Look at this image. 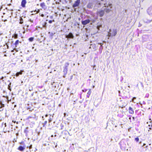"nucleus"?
Listing matches in <instances>:
<instances>
[{
  "label": "nucleus",
  "mask_w": 152,
  "mask_h": 152,
  "mask_svg": "<svg viewBox=\"0 0 152 152\" xmlns=\"http://www.w3.org/2000/svg\"><path fill=\"white\" fill-rule=\"evenodd\" d=\"M104 7L106 8L104 9L103 10H99L97 12V14L100 17H102L103 16L105 12L107 13H109L111 11V9L112 8V4H107V3L104 4Z\"/></svg>",
  "instance_id": "1"
},
{
  "label": "nucleus",
  "mask_w": 152,
  "mask_h": 152,
  "mask_svg": "<svg viewBox=\"0 0 152 152\" xmlns=\"http://www.w3.org/2000/svg\"><path fill=\"white\" fill-rule=\"evenodd\" d=\"M101 5V3L99 1L97 0H94L92 1H89L87 7L89 9H92L94 7V9H97L100 7Z\"/></svg>",
  "instance_id": "2"
},
{
  "label": "nucleus",
  "mask_w": 152,
  "mask_h": 152,
  "mask_svg": "<svg viewBox=\"0 0 152 152\" xmlns=\"http://www.w3.org/2000/svg\"><path fill=\"white\" fill-rule=\"evenodd\" d=\"M80 17L82 19L81 23L82 25H86L89 23L92 20L91 17L89 16L83 15L82 14L81 15Z\"/></svg>",
  "instance_id": "3"
},
{
  "label": "nucleus",
  "mask_w": 152,
  "mask_h": 152,
  "mask_svg": "<svg viewBox=\"0 0 152 152\" xmlns=\"http://www.w3.org/2000/svg\"><path fill=\"white\" fill-rule=\"evenodd\" d=\"M121 149L122 150H125L126 148V145L128 143L124 140H121L119 143Z\"/></svg>",
  "instance_id": "4"
},
{
  "label": "nucleus",
  "mask_w": 152,
  "mask_h": 152,
  "mask_svg": "<svg viewBox=\"0 0 152 152\" xmlns=\"http://www.w3.org/2000/svg\"><path fill=\"white\" fill-rule=\"evenodd\" d=\"M80 3V0H76L74 4L72 5V7L75 9V8L79 6Z\"/></svg>",
  "instance_id": "5"
},
{
  "label": "nucleus",
  "mask_w": 152,
  "mask_h": 152,
  "mask_svg": "<svg viewBox=\"0 0 152 152\" xmlns=\"http://www.w3.org/2000/svg\"><path fill=\"white\" fill-rule=\"evenodd\" d=\"M45 117L46 118L48 117V120L49 123L51 122L53 118V116L49 114V115L46 114L45 116Z\"/></svg>",
  "instance_id": "6"
},
{
  "label": "nucleus",
  "mask_w": 152,
  "mask_h": 152,
  "mask_svg": "<svg viewBox=\"0 0 152 152\" xmlns=\"http://www.w3.org/2000/svg\"><path fill=\"white\" fill-rule=\"evenodd\" d=\"M147 12L148 14L152 16V6L150 7L147 10Z\"/></svg>",
  "instance_id": "7"
},
{
  "label": "nucleus",
  "mask_w": 152,
  "mask_h": 152,
  "mask_svg": "<svg viewBox=\"0 0 152 152\" xmlns=\"http://www.w3.org/2000/svg\"><path fill=\"white\" fill-rule=\"evenodd\" d=\"M117 34V31L116 29H113L112 35L111 33L109 34V36H115Z\"/></svg>",
  "instance_id": "8"
},
{
  "label": "nucleus",
  "mask_w": 152,
  "mask_h": 152,
  "mask_svg": "<svg viewBox=\"0 0 152 152\" xmlns=\"http://www.w3.org/2000/svg\"><path fill=\"white\" fill-rule=\"evenodd\" d=\"M89 48L93 49L94 51H95L97 49V48L96 47V45L95 44H91Z\"/></svg>",
  "instance_id": "9"
},
{
  "label": "nucleus",
  "mask_w": 152,
  "mask_h": 152,
  "mask_svg": "<svg viewBox=\"0 0 152 152\" xmlns=\"http://www.w3.org/2000/svg\"><path fill=\"white\" fill-rule=\"evenodd\" d=\"M40 5V7L44 10H45L47 8V7L45 5V3L44 2L41 3Z\"/></svg>",
  "instance_id": "10"
},
{
  "label": "nucleus",
  "mask_w": 152,
  "mask_h": 152,
  "mask_svg": "<svg viewBox=\"0 0 152 152\" xmlns=\"http://www.w3.org/2000/svg\"><path fill=\"white\" fill-rule=\"evenodd\" d=\"M26 3V0H22L21 2V5L23 7H25V5Z\"/></svg>",
  "instance_id": "11"
},
{
  "label": "nucleus",
  "mask_w": 152,
  "mask_h": 152,
  "mask_svg": "<svg viewBox=\"0 0 152 152\" xmlns=\"http://www.w3.org/2000/svg\"><path fill=\"white\" fill-rule=\"evenodd\" d=\"M74 36L72 33H69L68 35L66 36V38H73Z\"/></svg>",
  "instance_id": "12"
},
{
  "label": "nucleus",
  "mask_w": 152,
  "mask_h": 152,
  "mask_svg": "<svg viewBox=\"0 0 152 152\" xmlns=\"http://www.w3.org/2000/svg\"><path fill=\"white\" fill-rule=\"evenodd\" d=\"M68 69H66V68H64V70L63 72H64V75L63 77L64 78H65Z\"/></svg>",
  "instance_id": "13"
},
{
  "label": "nucleus",
  "mask_w": 152,
  "mask_h": 152,
  "mask_svg": "<svg viewBox=\"0 0 152 152\" xmlns=\"http://www.w3.org/2000/svg\"><path fill=\"white\" fill-rule=\"evenodd\" d=\"M152 20H148L146 18L144 19L143 20L144 22L146 23H149L152 21Z\"/></svg>",
  "instance_id": "14"
},
{
  "label": "nucleus",
  "mask_w": 152,
  "mask_h": 152,
  "mask_svg": "<svg viewBox=\"0 0 152 152\" xmlns=\"http://www.w3.org/2000/svg\"><path fill=\"white\" fill-rule=\"evenodd\" d=\"M23 72V71L21 70L19 72H17L15 74V75L17 77H18L20 75H22V72Z\"/></svg>",
  "instance_id": "15"
},
{
  "label": "nucleus",
  "mask_w": 152,
  "mask_h": 152,
  "mask_svg": "<svg viewBox=\"0 0 152 152\" xmlns=\"http://www.w3.org/2000/svg\"><path fill=\"white\" fill-rule=\"evenodd\" d=\"M129 113L131 114H133L134 113V111L132 108L131 107H129Z\"/></svg>",
  "instance_id": "16"
},
{
  "label": "nucleus",
  "mask_w": 152,
  "mask_h": 152,
  "mask_svg": "<svg viewBox=\"0 0 152 152\" xmlns=\"http://www.w3.org/2000/svg\"><path fill=\"white\" fill-rule=\"evenodd\" d=\"M25 149V148L21 146H20L18 148V149L20 151H23Z\"/></svg>",
  "instance_id": "17"
},
{
  "label": "nucleus",
  "mask_w": 152,
  "mask_h": 152,
  "mask_svg": "<svg viewBox=\"0 0 152 152\" xmlns=\"http://www.w3.org/2000/svg\"><path fill=\"white\" fill-rule=\"evenodd\" d=\"M19 42L21 43V42H20L18 40H17L15 43L14 44L15 45V47H16L18 45Z\"/></svg>",
  "instance_id": "18"
},
{
  "label": "nucleus",
  "mask_w": 152,
  "mask_h": 152,
  "mask_svg": "<svg viewBox=\"0 0 152 152\" xmlns=\"http://www.w3.org/2000/svg\"><path fill=\"white\" fill-rule=\"evenodd\" d=\"M91 89H90L87 93V95H86V96L88 98H89V97L90 95L91 94Z\"/></svg>",
  "instance_id": "19"
},
{
  "label": "nucleus",
  "mask_w": 152,
  "mask_h": 152,
  "mask_svg": "<svg viewBox=\"0 0 152 152\" xmlns=\"http://www.w3.org/2000/svg\"><path fill=\"white\" fill-rule=\"evenodd\" d=\"M69 65V64L68 63H66L64 64V68H66L68 69V67Z\"/></svg>",
  "instance_id": "20"
},
{
  "label": "nucleus",
  "mask_w": 152,
  "mask_h": 152,
  "mask_svg": "<svg viewBox=\"0 0 152 152\" xmlns=\"http://www.w3.org/2000/svg\"><path fill=\"white\" fill-rule=\"evenodd\" d=\"M28 127H27L24 130V133L26 134H27L28 132Z\"/></svg>",
  "instance_id": "21"
},
{
  "label": "nucleus",
  "mask_w": 152,
  "mask_h": 152,
  "mask_svg": "<svg viewBox=\"0 0 152 152\" xmlns=\"http://www.w3.org/2000/svg\"><path fill=\"white\" fill-rule=\"evenodd\" d=\"M11 83H10L8 85V89L10 91H11Z\"/></svg>",
  "instance_id": "22"
},
{
  "label": "nucleus",
  "mask_w": 152,
  "mask_h": 152,
  "mask_svg": "<svg viewBox=\"0 0 152 152\" xmlns=\"http://www.w3.org/2000/svg\"><path fill=\"white\" fill-rule=\"evenodd\" d=\"M20 22H19L20 24H22L23 23V20L22 18L20 17Z\"/></svg>",
  "instance_id": "23"
},
{
  "label": "nucleus",
  "mask_w": 152,
  "mask_h": 152,
  "mask_svg": "<svg viewBox=\"0 0 152 152\" xmlns=\"http://www.w3.org/2000/svg\"><path fill=\"white\" fill-rule=\"evenodd\" d=\"M48 34H50V37H52L54 35V34H55V33H50V32H48Z\"/></svg>",
  "instance_id": "24"
},
{
  "label": "nucleus",
  "mask_w": 152,
  "mask_h": 152,
  "mask_svg": "<svg viewBox=\"0 0 152 152\" xmlns=\"http://www.w3.org/2000/svg\"><path fill=\"white\" fill-rule=\"evenodd\" d=\"M34 38L33 37H31L28 39V40L30 42H32L34 40Z\"/></svg>",
  "instance_id": "25"
},
{
  "label": "nucleus",
  "mask_w": 152,
  "mask_h": 152,
  "mask_svg": "<svg viewBox=\"0 0 152 152\" xmlns=\"http://www.w3.org/2000/svg\"><path fill=\"white\" fill-rule=\"evenodd\" d=\"M47 121L46 120L45 121H44V123H42L43 127H44L45 126L46 124L47 123Z\"/></svg>",
  "instance_id": "26"
},
{
  "label": "nucleus",
  "mask_w": 152,
  "mask_h": 152,
  "mask_svg": "<svg viewBox=\"0 0 152 152\" xmlns=\"http://www.w3.org/2000/svg\"><path fill=\"white\" fill-rule=\"evenodd\" d=\"M103 46H102V45H101L99 48V50H100L101 51V52H102V50L103 49Z\"/></svg>",
  "instance_id": "27"
},
{
  "label": "nucleus",
  "mask_w": 152,
  "mask_h": 152,
  "mask_svg": "<svg viewBox=\"0 0 152 152\" xmlns=\"http://www.w3.org/2000/svg\"><path fill=\"white\" fill-rule=\"evenodd\" d=\"M2 97L6 98V99L7 100L9 101V99H8L9 97H8V96H2Z\"/></svg>",
  "instance_id": "28"
},
{
  "label": "nucleus",
  "mask_w": 152,
  "mask_h": 152,
  "mask_svg": "<svg viewBox=\"0 0 152 152\" xmlns=\"http://www.w3.org/2000/svg\"><path fill=\"white\" fill-rule=\"evenodd\" d=\"M135 140L137 142H139V138L138 137H136L135 138Z\"/></svg>",
  "instance_id": "29"
},
{
  "label": "nucleus",
  "mask_w": 152,
  "mask_h": 152,
  "mask_svg": "<svg viewBox=\"0 0 152 152\" xmlns=\"http://www.w3.org/2000/svg\"><path fill=\"white\" fill-rule=\"evenodd\" d=\"M0 104L1 107H2L3 108V107H4V104H2L1 102H0Z\"/></svg>",
  "instance_id": "30"
},
{
  "label": "nucleus",
  "mask_w": 152,
  "mask_h": 152,
  "mask_svg": "<svg viewBox=\"0 0 152 152\" xmlns=\"http://www.w3.org/2000/svg\"><path fill=\"white\" fill-rule=\"evenodd\" d=\"M52 22H55V20H49L48 21V22L49 23H52Z\"/></svg>",
  "instance_id": "31"
},
{
  "label": "nucleus",
  "mask_w": 152,
  "mask_h": 152,
  "mask_svg": "<svg viewBox=\"0 0 152 152\" xmlns=\"http://www.w3.org/2000/svg\"><path fill=\"white\" fill-rule=\"evenodd\" d=\"M149 96V94H146L145 95V97L148 98Z\"/></svg>",
  "instance_id": "32"
},
{
  "label": "nucleus",
  "mask_w": 152,
  "mask_h": 152,
  "mask_svg": "<svg viewBox=\"0 0 152 152\" xmlns=\"http://www.w3.org/2000/svg\"><path fill=\"white\" fill-rule=\"evenodd\" d=\"M18 35L17 34H15L14 36V38L17 39L18 38Z\"/></svg>",
  "instance_id": "33"
},
{
  "label": "nucleus",
  "mask_w": 152,
  "mask_h": 152,
  "mask_svg": "<svg viewBox=\"0 0 152 152\" xmlns=\"http://www.w3.org/2000/svg\"><path fill=\"white\" fill-rule=\"evenodd\" d=\"M3 110V108L2 107H0V111H2Z\"/></svg>",
  "instance_id": "34"
},
{
  "label": "nucleus",
  "mask_w": 152,
  "mask_h": 152,
  "mask_svg": "<svg viewBox=\"0 0 152 152\" xmlns=\"http://www.w3.org/2000/svg\"><path fill=\"white\" fill-rule=\"evenodd\" d=\"M4 78V77H2L0 79V80H2V81H4V80H3V79Z\"/></svg>",
  "instance_id": "35"
},
{
  "label": "nucleus",
  "mask_w": 152,
  "mask_h": 152,
  "mask_svg": "<svg viewBox=\"0 0 152 152\" xmlns=\"http://www.w3.org/2000/svg\"><path fill=\"white\" fill-rule=\"evenodd\" d=\"M136 99V97H133L132 99V101L133 102H134V99Z\"/></svg>",
  "instance_id": "36"
},
{
  "label": "nucleus",
  "mask_w": 152,
  "mask_h": 152,
  "mask_svg": "<svg viewBox=\"0 0 152 152\" xmlns=\"http://www.w3.org/2000/svg\"><path fill=\"white\" fill-rule=\"evenodd\" d=\"M29 148L30 149H31L32 148V145H31L29 147Z\"/></svg>",
  "instance_id": "37"
},
{
  "label": "nucleus",
  "mask_w": 152,
  "mask_h": 152,
  "mask_svg": "<svg viewBox=\"0 0 152 152\" xmlns=\"http://www.w3.org/2000/svg\"><path fill=\"white\" fill-rule=\"evenodd\" d=\"M54 145H55L56 146H55V147L56 148L57 147V143H56V145L55 144V143L54 142Z\"/></svg>",
  "instance_id": "38"
},
{
  "label": "nucleus",
  "mask_w": 152,
  "mask_h": 152,
  "mask_svg": "<svg viewBox=\"0 0 152 152\" xmlns=\"http://www.w3.org/2000/svg\"><path fill=\"white\" fill-rule=\"evenodd\" d=\"M29 21L31 22H33V20H31V19H30Z\"/></svg>",
  "instance_id": "39"
},
{
  "label": "nucleus",
  "mask_w": 152,
  "mask_h": 152,
  "mask_svg": "<svg viewBox=\"0 0 152 152\" xmlns=\"http://www.w3.org/2000/svg\"><path fill=\"white\" fill-rule=\"evenodd\" d=\"M42 118L43 120H44L45 119V118H44V117L43 116H42Z\"/></svg>",
  "instance_id": "40"
},
{
  "label": "nucleus",
  "mask_w": 152,
  "mask_h": 152,
  "mask_svg": "<svg viewBox=\"0 0 152 152\" xmlns=\"http://www.w3.org/2000/svg\"><path fill=\"white\" fill-rule=\"evenodd\" d=\"M41 16H42V17H43L44 16V14H42L41 15Z\"/></svg>",
  "instance_id": "41"
},
{
  "label": "nucleus",
  "mask_w": 152,
  "mask_h": 152,
  "mask_svg": "<svg viewBox=\"0 0 152 152\" xmlns=\"http://www.w3.org/2000/svg\"><path fill=\"white\" fill-rule=\"evenodd\" d=\"M37 148H35L34 149V151H37Z\"/></svg>",
  "instance_id": "42"
},
{
  "label": "nucleus",
  "mask_w": 152,
  "mask_h": 152,
  "mask_svg": "<svg viewBox=\"0 0 152 152\" xmlns=\"http://www.w3.org/2000/svg\"><path fill=\"white\" fill-rule=\"evenodd\" d=\"M149 130H151L152 129V128L151 127H149Z\"/></svg>",
  "instance_id": "43"
},
{
  "label": "nucleus",
  "mask_w": 152,
  "mask_h": 152,
  "mask_svg": "<svg viewBox=\"0 0 152 152\" xmlns=\"http://www.w3.org/2000/svg\"><path fill=\"white\" fill-rule=\"evenodd\" d=\"M148 126H149L150 127H151V123L150 124L148 125Z\"/></svg>",
  "instance_id": "44"
},
{
  "label": "nucleus",
  "mask_w": 152,
  "mask_h": 152,
  "mask_svg": "<svg viewBox=\"0 0 152 152\" xmlns=\"http://www.w3.org/2000/svg\"><path fill=\"white\" fill-rule=\"evenodd\" d=\"M152 121H151V127L152 128Z\"/></svg>",
  "instance_id": "45"
},
{
  "label": "nucleus",
  "mask_w": 152,
  "mask_h": 152,
  "mask_svg": "<svg viewBox=\"0 0 152 152\" xmlns=\"http://www.w3.org/2000/svg\"><path fill=\"white\" fill-rule=\"evenodd\" d=\"M40 133L39 132H37V134L38 135H39Z\"/></svg>",
  "instance_id": "46"
},
{
  "label": "nucleus",
  "mask_w": 152,
  "mask_h": 152,
  "mask_svg": "<svg viewBox=\"0 0 152 152\" xmlns=\"http://www.w3.org/2000/svg\"><path fill=\"white\" fill-rule=\"evenodd\" d=\"M146 145V144H145V143H144L143 144V145L142 146H144L145 145Z\"/></svg>",
  "instance_id": "47"
},
{
  "label": "nucleus",
  "mask_w": 152,
  "mask_h": 152,
  "mask_svg": "<svg viewBox=\"0 0 152 152\" xmlns=\"http://www.w3.org/2000/svg\"><path fill=\"white\" fill-rule=\"evenodd\" d=\"M52 18H53V17H52V16H50V19H52Z\"/></svg>",
  "instance_id": "48"
},
{
  "label": "nucleus",
  "mask_w": 152,
  "mask_h": 152,
  "mask_svg": "<svg viewBox=\"0 0 152 152\" xmlns=\"http://www.w3.org/2000/svg\"><path fill=\"white\" fill-rule=\"evenodd\" d=\"M4 125H5V127H6V123H5Z\"/></svg>",
  "instance_id": "49"
},
{
  "label": "nucleus",
  "mask_w": 152,
  "mask_h": 152,
  "mask_svg": "<svg viewBox=\"0 0 152 152\" xmlns=\"http://www.w3.org/2000/svg\"><path fill=\"white\" fill-rule=\"evenodd\" d=\"M132 118H133V119L134 120V117H132Z\"/></svg>",
  "instance_id": "50"
},
{
  "label": "nucleus",
  "mask_w": 152,
  "mask_h": 152,
  "mask_svg": "<svg viewBox=\"0 0 152 152\" xmlns=\"http://www.w3.org/2000/svg\"><path fill=\"white\" fill-rule=\"evenodd\" d=\"M39 87L40 88H42V86H40Z\"/></svg>",
  "instance_id": "51"
},
{
  "label": "nucleus",
  "mask_w": 152,
  "mask_h": 152,
  "mask_svg": "<svg viewBox=\"0 0 152 152\" xmlns=\"http://www.w3.org/2000/svg\"><path fill=\"white\" fill-rule=\"evenodd\" d=\"M42 1V0H39V1H40V2Z\"/></svg>",
  "instance_id": "52"
},
{
  "label": "nucleus",
  "mask_w": 152,
  "mask_h": 152,
  "mask_svg": "<svg viewBox=\"0 0 152 152\" xmlns=\"http://www.w3.org/2000/svg\"><path fill=\"white\" fill-rule=\"evenodd\" d=\"M33 94H34V93H32V94H31V96H33Z\"/></svg>",
  "instance_id": "53"
},
{
  "label": "nucleus",
  "mask_w": 152,
  "mask_h": 152,
  "mask_svg": "<svg viewBox=\"0 0 152 152\" xmlns=\"http://www.w3.org/2000/svg\"><path fill=\"white\" fill-rule=\"evenodd\" d=\"M78 20H80V18H78Z\"/></svg>",
  "instance_id": "54"
},
{
  "label": "nucleus",
  "mask_w": 152,
  "mask_h": 152,
  "mask_svg": "<svg viewBox=\"0 0 152 152\" xmlns=\"http://www.w3.org/2000/svg\"><path fill=\"white\" fill-rule=\"evenodd\" d=\"M125 98H129V97H127V96H125Z\"/></svg>",
  "instance_id": "55"
},
{
  "label": "nucleus",
  "mask_w": 152,
  "mask_h": 152,
  "mask_svg": "<svg viewBox=\"0 0 152 152\" xmlns=\"http://www.w3.org/2000/svg\"><path fill=\"white\" fill-rule=\"evenodd\" d=\"M80 99H81V95H80Z\"/></svg>",
  "instance_id": "56"
},
{
  "label": "nucleus",
  "mask_w": 152,
  "mask_h": 152,
  "mask_svg": "<svg viewBox=\"0 0 152 152\" xmlns=\"http://www.w3.org/2000/svg\"><path fill=\"white\" fill-rule=\"evenodd\" d=\"M34 48V47H33L32 48V49H33Z\"/></svg>",
  "instance_id": "57"
},
{
  "label": "nucleus",
  "mask_w": 152,
  "mask_h": 152,
  "mask_svg": "<svg viewBox=\"0 0 152 152\" xmlns=\"http://www.w3.org/2000/svg\"><path fill=\"white\" fill-rule=\"evenodd\" d=\"M3 92V93H4L5 92V91H4Z\"/></svg>",
  "instance_id": "58"
},
{
  "label": "nucleus",
  "mask_w": 152,
  "mask_h": 152,
  "mask_svg": "<svg viewBox=\"0 0 152 152\" xmlns=\"http://www.w3.org/2000/svg\"><path fill=\"white\" fill-rule=\"evenodd\" d=\"M12 14H13V12H11V15H12Z\"/></svg>",
  "instance_id": "59"
},
{
  "label": "nucleus",
  "mask_w": 152,
  "mask_h": 152,
  "mask_svg": "<svg viewBox=\"0 0 152 152\" xmlns=\"http://www.w3.org/2000/svg\"><path fill=\"white\" fill-rule=\"evenodd\" d=\"M88 80H89V81H90V80H90V79H89Z\"/></svg>",
  "instance_id": "60"
},
{
  "label": "nucleus",
  "mask_w": 152,
  "mask_h": 152,
  "mask_svg": "<svg viewBox=\"0 0 152 152\" xmlns=\"http://www.w3.org/2000/svg\"><path fill=\"white\" fill-rule=\"evenodd\" d=\"M80 103H82V102H81V101H80Z\"/></svg>",
  "instance_id": "61"
},
{
  "label": "nucleus",
  "mask_w": 152,
  "mask_h": 152,
  "mask_svg": "<svg viewBox=\"0 0 152 152\" xmlns=\"http://www.w3.org/2000/svg\"><path fill=\"white\" fill-rule=\"evenodd\" d=\"M129 118V119H131V118L130 117V118Z\"/></svg>",
  "instance_id": "62"
},
{
  "label": "nucleus",
  "mask_w": 152,
  "mask_h": 152,
  "mask_svg": "<svg viewBox=\"0 0 152 152\" xmlns=\"http://www.w3.org/2000/svg\"><path fill=\"white\" fill-rule=\"evenodd\" d=\"M9 73H10V72H9V73H7V74H9Z\"/></svg>",
  "instance_id": "63"
},
{
  "label": "nucleus",
  "mask_w": 152,
  "mask_h": 152,
  "mask_svg": "<svg viewBox=\"0 0 152 152\" xmlns=\"http://www.w3.org/2000/svg\"><path fill=\"white\" fill-rule=\"evenodd\" d=\"M94 86H93V88H94Z\"/></svg>",
  "instance_id": "64"
}]
</instances>
